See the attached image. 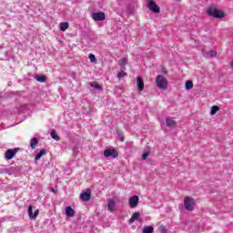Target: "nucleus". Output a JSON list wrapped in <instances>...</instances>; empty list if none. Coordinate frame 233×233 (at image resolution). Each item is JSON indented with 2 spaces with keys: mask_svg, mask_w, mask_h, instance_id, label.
I'll use <instances>...</instances> for the list:
<instances>
[{
  "mask_svg": "<svg viewBox=\"0 0 233 233\" xmlns=\"http://www.w3.org/2000/svg\"><path fill=\"white\" fill-rule=\"evenodd\" d=\"M218 112H219V106H213L211 107V111H210L211 116H216V114H218Z\"/></svg>",
  "mask_w": 233,
  "mask_h": 233,
  "instance_id": "412c9836",
  "label": "nucleus"
},
{
  "mask_svg": "<svg viewBox=\"0 0 233 233\" xmlns=\"http://www.w3.org/2000/svg\"><path fill=\"white\" fill-rule=\"evenodd\" d=\"M184 207L186 210L192 211L194 208H196V199H194L192 197H186L184 198Z\"/></svg>",
  "mask_w": 233,
  "mask_h": 233,
  "instance_id": "f257e3e1",
  "label": "nucleus"
},
{
  "mask_svg": "<svg viewBox=\"0 0 233 233\" xmlns=\"http://www.w3.org/2000/svg\"><path fill=\"white\" fill-rule=\"evenodd\" d=\"M139 218H141V213L139 212L133 213L132 217L129 219V224L132 225V223H134V221L137 220Z\"/></svg>",
  "mask_w": 233,
  "mask_h": 233,
  "instance_id": "4468645a",
  "label": "nucleus"
},
{
  "mask_svg": "<svg viewBox=\"0 0 233 233\" xmlns=\"http://www.w3.org/2000/svg\"><path fill=\"white\" fill-rule=\"evenodd\" d=\"M90 86H92V88H95L96 90H101V86H99V84L97 83H91Z\"/></svg>",
  "mask_w": 233,
  "mask_h": 233,
  "instance_id": "a878e982",
  "label": "nucleus"
},
{
  "mask_svg": "<svg viewBox=\"0 0 233 233\" xmlns=\"http://www.w3.org/2000/svg\"><path fill=\"white\" fill-rule=\"evenodd\" d=\"M202 54L208 56V57H216L218 56V52L216 51H202Z\"/></svg>",
  "mask_w": 233,
  "mask_h": 233,
  "instance_id": "dca6fc26",
  "label": "nucleus"
},
{
  "mask_svg": "<svg viewBox=\"0 0 233 233\" xmlns=\"http://www.w3.org/2000/svg\"><path fill=\"white\" fill-rule=\"evenodd\" d=\"M92 198V195L90 193V191H86L82 194H80V199H82V201H90V198Z\"/></svg>",
  "mask_w": 233,
  "mask_h": 233,
  "instance_id": "9b49d317",
  "label": "nucleus"
},
{
  "mask_svg": "<svg viewBox=\"0 0 233 233\" xmlns=\"http://www.w3.org/2000/svg\"><path fill=\"white\" fill-rule=\"evenodd\" d=\"M126 76H127V72L122 70L118 73L117 77L118 79H122V77H126Z\"/></svg>",
  "mask_w": 233,
  "mask_h": 233,
  "instance_id": "bb28decb",
  "label": "nucleus"
},
{
  "mask_svg": "<svg viewBox=\"0 0 233 233\" xmlns=\"http://www.w3.org/2000/svg\"><path fill=\"white\" fill-rule=\"evenodd\" d=\"M19 152V148L7 149L5 152V159L10 160Z\"/></svg>",
  "mask_w": 233,
  "mask_h": 233,
  "instance_id": "423d86ee",
  "label": "nucleus"
},
{
  "mask_svg": "<svg viewBox=\"0 0 233 233\" xmlns=\"http://www.w3.org/2000/svg\"><path fill=\"white\" fill-rule=\"evenodd\" d=\"M156 82L157 88H160L161 90H167V87L168 86V82L167 81V78L163 76V75H158L157 76Z\"/></svg>",
  "mask_w": 233,
  "mask_h": 233,
  "instance_id": "7ed1b4c3",
  "label": "nucleus"
},
{
  "mask_svg": "<svg viewBox=\"0 0 233 233\" xmlns=\"http://www.w3.org/2000/svg\"><path fill=\"white\" fill-rule=\"evenodd\" d=\"M150 152L149 151H145L142 155V159H147L148 157Z\"/></svg>",
  "mask_w": 233,
  "mask_h": 233,
  "instance_id": "c85d7f7f",
  "label": "nucleus"
},
{
  "mask_svg": "<svg viewBox=\"0 0 233 233\" xmlns=\"http://www.w3.org/2000/svg\"><path fill=\"white\" fill-rule=\"evenodd\" d=\"M50 136L53 139H55V141H59V136H57V133L56 132L55 129H53L50 133Z\"/></svg>",
  "mask_w": 233,
  "mask_h": 233,
  "instance_id": "4be33fe9",
  "label": "nucleus"
},
{
  "mask_svg": "<svg viewBox=\"0 0 233 233\" xmlns=\"http://www.w3.org/2000/svg\"><path fill=\"white\" fill-rule=\"evenodd\" d=\"M68 29V22H63L60 24V30L66 32Z\"/></svg>",
  "mask_w": 233,
  "mask_h": 233,
  "instance_id": "aec40b11",
  "label": "nucleus"
},
{
  "mask_svg": "<svg viewBox=\"0 0 233 233\" xmlns=\"http://www.w3.org/2000/svg\"><path fill=\"white\" fill-rule=\"evenodd\" d=\"M137 86L139 92H143V90H145V83L143 82V78L141 76L137 77Z\"/></svg>",
  "mask_w": 233,
  "mask_h": 233,
  "instance_id": "9d476101",
  "label": "nucleus"
},
{
  "mask_svg": "<svg viewBox=\"0 0 233 233\" xmlns=\"http://www.w3.org/2000/svg\"><path fill=\"white\" fill-rule=\"evenodd\" d=\"M120 141H125V137H120Z\"/></svg>",
  "mask_w": 233,
  "mask_h": 233,
  "instance_id": "7c9ffc66",
  "label": "nucleus"
},
{
  "mask_svg": "<svg viewBox=\"0 0 233 233\" xmlns=\"http://www.w3.org/2000/svg\"><path fill=\"white\" fill-rule=\"evenodd\" d=\"M52 192H56V189L52 188Z\"/></svg>",
  "mask_w": 233,
  "mask_h": 233,
  "instance_id": "2f4dec72",
  "label": "nucleus"
},
{
  "mask_svg": "<svg viewBox=\"0 0 233 233\" xmlns=\"http://www.w3.org/2000/svg\"><path fill=\"white\" fill-rule=\"evenodd\" d=\"M89 60L91 63H97V58H96V56L94 54L89 55Z\"/></svg>",
  "mask_w": 233,
  "mask_h": 233,
  "instance_id": "393cba45",
  "label": "nucleus"
},
{
  "mask_svg": "<svg viewBox=\"0 0 233 233\" xmlns=\"http://www.w3.org/2000/svg\"><path fill=\"white\" fill-rule=\"evenodd\" d=\"M35 79L38 81V83H46V76H36Z\"/></svg>",
  "mask_w": 233,
  "mask_h": 233,
  "instance_id": "a211bd4d",
  "label": "nucleus"
},
{
  "mask_svg": "<svg viewBox=\"0 0 233 233\" xmlns=\"http://www.w3.org/2000/svg\"><path fill=\"white\" fill-rule=\"evenodd\" d=\"M142 233H154V227H152V226H146L143 228V232Z\"/></svg>",
  "mask_w": 233,
  "mask_h": 233,
  "instance_id": "6ab92c4d",
  "label": "nucleus"
},
{
  "mask_svg": "<svg viewBox=\"0 0 233 233\" xmlns=\"http://www.w3.org/2000/svg\"><path fill=\"white\" fill-rule=\"evenodd\" d=\"M91 16L94 21H105L106 19L105 13L103 12L93 13L91 14Z\"/></svg>",
  "mask_w": 233,
  "mask_h": 233,
  "instance_id": "0eeeda50",
  "label": "nucleus"
},
{
  "mask_svg": "<svg viewBox=\"0 0 233 233\" xmlns=\"http://www.w3.org/2000/svg\"><path fill=\"white\" fill-rule=\"evenodd\" d=\"M105 157H117L119 156V153L116 149H106L104 151Z\"/></svg>",
  "mask_w": 233,
  "mask_h": 233,
  "instance_id": "6e6552de",
  "label": "nucleus"
},
{
  "mask_svg": "<svg viewBox=\"0 0 233 233\" xmlns=\"http://www.w3.org/2000/svg\"><path fill=\"white\" fill-rule=\"evenodd\" d=\"M159 230L161 233H167V228H165V226H160Z\"/></svg>",
  "mask_w": 233,
  "mask_h": 233,
  "instance_id": "c756f323",
  "label": "nucleus"
},
{
  "mask_svg": "<svg viewBox=\"0 0 233 233\" xmlns=\"http://www.w3.org/2000/svg\"><path fill=\"white\" fill-rule=\"evenodd\" d=\"M107 209L109 212H114V210H116V201L114 199L111 198L107 201Z\"/></svg>",
  "mask_w": 233,
  "mask_h": 233,
  "instance_id": "f8f14e48",
  "label": "nucleus"
},
{
  "mask_svg": "<svg viewBox=\"0 0 233 233\" xmlns=\"http://www.w3.org/2000/svg\"><path fill=\"white\" fill-rule=\"evenodd\" d=\"M186 90H192V88L194 87V84L192 83V81L188 80L186 82Z\"/></svg>",
  "mask_w": 233,
  "mask_h": 233,
  "instance_id": "b1692460",
  "label": "nucleus"
},
{
  "mask_svg": "<svg viewBox=\"0 0 233 233\" xmlns=\"http://www.w3.org/2000/svg\"><path fill=\"white\" fill-rule=\"evenodd\" d=\"M37 143H39V140L37 139V137H33L31 139V142H30V147L31 148L34 150L35 148V147H37Z\"/></svg>",
  "mask_w": 233,
  "mask_h": 233,
  "instance_id": "f3484780",
  "label": "nucleus"
},
{
  "mask_svg": "<svg viewBox=\"0 0 233 233\" xmlns=\"http://www.w3.org/2000/svg\"><path fill=\"white\" fill-rule=\"evenodd\" d=\"M127 63H128V59H127L125 57L120 59V66H125V65H127Z\"/></svg>",
  "mask_w": 233,
  "mask_h": 233,
  "instance_id": "cd10ccee",
  "label": "nucleus"
},
{
  "mask_svg": "<svg viewBox=\"0 0 233 233\" xmlns=\"http://www.w3.org/2000/svg\"><path fill=\"white\" fill-rule=\"evenodd\" d=\"M27 214H28L30 219H35V218H37V216H39V209H36L34 212L32 209V206H29L28 209H27Z\"/></svg>",
  "mask_w": 233,
  "mask_h": 233,
  "instance_id": "1a4fd4ad",
  "label": "nucleus"
},
{
  "mask_svg": "<svg viewBox=\"0 0 233 233\" xmlns=\"http://www.w3.org/2000/svg\"><path fill=\"white\" fill-rule=\"evenodd\" d=\"M46 154V149H42L39 151V153L35 156V159L39 160L43 156Z\"/></svg>",
  "mask_w": 233,
  "mask_h": 233,
  "instance_id": "5701e85b",
  "label": "nucleus"
},
{
  "mask_svg": "<svg viewBox=\"0 0 233 233\" xmlns=\"http://www.w3.org/2000/svg\"><path fill=\"white\" fill-rule=\"evenodd\" d=\"M147 8L154 14H159L161 9L156 5L154 0H147Z\"/></svg>",
  "mask_w": 233,
  "mask_h": 233,
  "instance_id": "20e7f679",
  "label": "nucleus"
},
{
  "mask_svg": "<svg viewBox=\"0 0 233 233\" xmlns=\"http://www.w3.org/2000/svg\"><path fill=\"white\" fill-rule=\"evenodd\" d=\"M208 14L211 17H216L218 19H221V18L225 17V12H223L216 7H209L208 9Z\"/></svg>",
  "mask_w": 233,
  "mask_h": 233,
  "instance_id": "f03ea898",
  "label": "nucleus"
},
{
  "mask_svg": "<svg viewBox=\"0 0 233 233\" xmlns=\"http://www.w3.org/2000/svg\"><path fill=\"white\" fill-rule=\"evenodd\" d=\"M129 208H136L137 205H139V197L137 195H135L128 199Z\"/></svg>",
  "mask_w": 233,
  "mask_h": 233,
  "instance_id": "39448f33",
  "label": "nucleus"
},
{
  "mask_svg": "<svg viewBox=\"0 0 233 233\" xmlns=\"http://www.w3.org/2000/svg\"><path fill=\"white\" fill-rule=\"evenodd\" d=\"M166 123L170 128H174L176 127V120H174L172 117H167L166 119Z\"/></svg>",
  "mask_w": 233,
  "mask_h": 233,
  "instance_id": "2eb2a0df",
  "label": "nucleus"
},
{
  "mask_svg": "<svg viewBox=\"0 0 233 233\" xmlns=\"http://www.w3.org/2000/svg\"><path fill=\"white\" fill-rule=\"evenodd\" d=\"M66 216H67V218H74V216H76V210H74L72 207H66Z\"/></svg>",
  "mask_w": 233,
  "mask_h": 233,
  "instance_id": "ddd939ff",
  "label": "nucleus"
}]
</instances>
